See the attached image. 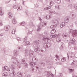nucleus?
<instances>
[{
	"label": "nucleus",
	"instance_id": "nucleus-36",
	"mask_svg": "<svg viewBox=\"0 0 77 77\" xmlns=\"http://www.w3.org/2000/svg\"><path fill=\"white\" fill-rule=\"evenodd\" d=\"M25 45H30V42H26L25 43Z\"/></svg>",
	"mask_w": 77,
	"mask_h": 77
},
{
	"label": "nucleus",
	"instance_id": "nucleus-25",
	"mask_svg": "<svg viewBox=\"0 0 77 77\" xmlns=\"http://www.w3.org/2000/svg\"><path fill=\"white\" fill-rule=\"evenodd\" d=\"M13 24H15L16 23H17V21L15 20V18H14L12 20Z\"/></svg>",
	"mask_w": 77,
	"mask_h": 77
},
{
	"label": "nucleus",
	"instance_id": "nucleus-59",
	"mask_svg": "<svg viewBox=\"0 0 77 77\" xmlns=\"http://www.w3.org/2000/svg\"><path fill=\"white\" fill-rule=\"evenodd\" d=\"M70 27H73V24L72 23L70 25Z\"/></svg>",
	"mask_w": 77,
	"mask_h": 77
},
{
	"label": "nucleus",
	"instance_id": "nucleus-64",
	"mask_svg": "<svg viewBox=\"0 0 77 77\" xmlns=\"http://www.w3.org/2000/svg\"><path fill=\"white\" fill-rule=\"evenodd\" d=\"M69 6L70 7H72V4H70Z\"/></svg>",
	"mask_w": 77,
	"mask_h": 77
},
{
	"label": "nucleus",
	"instance_id": "nucleus-53",
	"mask_svg": "<svg viewBox=\"0 0 77 77\" xmlns=\"http://www.w3.org/2000/svg\"><path fill=\"white\" fill-rule=\"evenodd\" d=\"M11 2V0L9 1H6L5 3L6 4H7L8 3H9V2Z\"/></svg>",
	"mask_w": 77,
	"mask_h": 77
},
{
	"label": "nucleus",
	"instance_id": "nucleus-5",
	"mask_svg": "<svg viewBox=\"0 0 77 77\" xmlns=\"http://www.w3.org/2000/svg\"><path fill=\"white\" fill-rule=\"evenodd\" d=\"M34 51L32 50H31L29 51L27 50H25V54L26 56H29L31 57L33 56Z\"/></svg>",
	"mask_w": 77,
	"mask_h": 77
},
{
	"label": "nucleus",
	"instance_id": "nucleus-26",
	"mask_svg": "<svg viewBox=\"0 0 77 77\" xmlns=\"http://www.w3.org/2000/svg\"><path fill=\"white\" fill-rule=\"evenodd\" d=\"M17 11H21V10L22 9V7L21 6L17 7Z\"/></svg>",
	"mask_w": 77,
	"mask_h": 77
},
{
	"label": "nucleus",
	"instance_id": "nucleus-15",
	"mask_svg": "<svg viewBox=\"0 0 77 77\" xmlns=\"http://www.w3.org/2000/svg\"><path fill=\"white\" fill-rule=\"evenodd\" d=\"M10 71V69H9V68L7 66H4L3 68V70L4 71Z\"/></svg>",
	"mask_w": 77,
	"mask_h": 77
},
{
	"label": "nucleus",
	"instance_id": "nucleus-3",
	"mask_svg": "<svg viewBox=\"0 0 77 77\" xmlns=\"http://www.w3.org/2000/svg\"><path fill=\"white\" fill-rule=\"evenodd\" d=\"M52 23L53 25L50 26V28L51 29H55V28L56 27V26H57V25L59 23V21L57 20L53 19L52 21Z\"/></svg>",
	"mask_w": 77,
	"mask_h": 77
},
{
	"label": "nucleus",
	"instance_id": "nucleus-18",
	"mask_svg": "<svg viewBox=\"0 0 77 77\" xmlns=\"http://www.w3.org/2000/svg\"><path fill=\"white\" fill-rule=\"evenodd\" d=\"M63 36L64 38H66L68 37V33H64L63 34Z\"/></svg>",
	"mask_w": 77,
	"mask_h": 77
},
{
	"label": "nucleus",
	"instance_id": "nucleus-60",
	"mask_svg": "<svg viewBox=\"0 0 77 77\" xmlns=\"http://www.w3.org/2000/svg\"><path fill=\"white\" fill-rule=\"evenodd\" d=\"M18 49H22V48L21 46H20L19 48H18Z\"/></svg>",
	"mask_w": 77,
	"mask_h": 77
},
{
	"label": "nucleus",
	"instance_id": "nucleus-42",
	"mask_svg": "<svg viewBox=\"0 0 77 77\" xmlns=\"http://www.w3.org/2000/svg\"><path fill=\"white\" fill-rule=\"evenodd\" d=\"M66 60V59L65 58H63L61 59L62 62H65Z\"/></svg>",
	"mask_w": 77,
	"mask_h": 77
},
{
	"label": "nucleus",
	"instance_id": "nucleus-51",
	"mask_svg": "<svg viewBox=\"0 0 77 77\" xmlns=\"http://www.w3.org/2000/svg\"><path fill=\"white\" fill-rule=\"evenodd\" d=\"M2 25H3L2 22V21H0V26H2Z\"/></svg>",
	"mask_w": 77,
	"mask_h": 77
},
{
	"label": "nucleus",
	"instance_id": "nucleus-45",
	"mask_svg": "<svg viewBox=\"0 0 77 77\" xmlns=\"http://www.w3.org/2000/svg\"><path fill=\"white\" fill-rule=\"evenodd\" d=\"M17 5H13V8H14V9H17Z\"/></svg>",
	"mask_w": 77,
	"mask_h": 77
},
{
	"label": "nucleus",
	"instance_id": "nucleus-54",
	"mask_svg": "<svg viewBox=\"0 0 77 77\" xmlns=\"http://www.w3.org/2000/svg\"><path fill=\"white\" fill-rule=\"evenodd\" d=\"M28 12H29L28 11H26V15H28Z\"/></svg>",
	"mask_w": 77,
	"mask_h": 77
},
{
	"label": "nucleus",
	"instance_id": "nucleus-41",
	"mask_svg": "<svg viewBox=\"0 0 77 77\" xmlns=\"http://www.w3.org/2000/svg\"><path fill=\"white\" fill-rule=\"evenodd\" d=\"M40 63L42 65V66H45V63L44 62H40Z\"/></svg>",
	"mask_w": 77,
	"mask_h": 77
},
{
	"label": "nucleus",
	"instance_id": "nucleus-28",
	"mask_svg": "<svg viewBox=\"0 0 77 77\" xmlns=\"http://www.w3.org/2000/svg\"><path fill=\"white\" fill-rule=\"evenodd\" d=\"M26 24L25 22H23L19 24V26H24Z\"/></svg>",
	"mask_w": 77,
	"mask_h": 77
},
{
	"label": "nucleus",
	"instance_id": "nucleus-4",
	"mask_svg": "<svg viewBox=\"0 0 77 77\" xmlns=\"http://www.w3.org/2000/svg\"><path fill=\"white\" fill-rule=\"evenodd\" d=\"M46 25L47 23L44 22H41L38 26V28L37 29V32H39L42 27H45V26H46Z\"/></svg>",
	"mask_w": 77,
	"mask_h": 77
},
{
	"label": "nucleus",
	"instance_id": "nucleus-16",
	"mask_svg": "<svg viewBox=\"0 0 77 77\" xmlns=\"http://www.w3.org/2000/svg\"><path fill=\"white\" fill-rule=\"evenodd\" d=\"M2 77H7L8 76V73L7 72H5L2 74Z\"/></svg>",
	"mask_w": 77,
	"mask_h": 77
},
{
	"label": "nucleus",
	"instance_id": "nucleus-23",
	"mask_svg": "<svg viewBox=\"0 0 77 77\" xmlns=\"http://www.w3.org/2000/svg\"><path fill=\"white\" fill-rule=\"evenodd\" d=\"M47 20H49L51 18V16L50 15H47L45 17Z\"/></svg>",
	"mask_w": 77,
	"mask_h": 77
},
{
	"label": "nucleus",
	"instance_id": "nucleus-48",
	"mask_svg": "<svg viewBox=\"0 0 77 77\" xmlns=\"http://www.w3.org/2000/svg\"><path fill=\"white\" fill-rule=\"evenodd\" d=\"M25 77H30V75H25Z\"/></svg>",
	"mask_w": 77,
	"mask_h": 77
},
{
	"label": "nucleus",
	"instance_id": "nucleus-13",
	"mask_svg": "<svg viewBox=\"0 0 77 77\" xmlns=\"http://www.w3.org/2000/svg\"><path fill=\"white\" fill-rule=\"evenodd\" d=\"M56 12L54 11V10H49V14L50 15H53V14H55Z\"/></svg>",
	"mask_w": 77,
	"mask_h": 77
},
{
	"label": "nucleus",
	"instance_id": "nucleus-50",
	"mask_svg": "<svg viewBox=\"0 0 77 77\" xmlns=\"http://www.w3.org/2000/svg\"><path fill=\"white\" fill-rule=\"evenodd\" d=\"M52 3H53V2H52V1H51V0H50V5L51 6H52V5H53V4H52Z\"/></svg>",
	"mask_w": 77,
	"mask_h": 77
},
{
	"label": "nucleus",
	"instance_id": "nucleus-20",
	"mask_svg": "<svg viewBox=\"0 0 77 77\" xmlns=\"http://www.w3.org/2000/svg\"><path fill=\"white\" fill-rule=\"evenodd\" d=\"M17 75L20 77H23V73L18 72L17 73Z\"/></svg>",
	"mask_w": 77,
	"mask_h": 77
},
{
	"label": "nucleus",
	"instance_id": "nucleus-44",
	"mask_svg": "<svg viewBox=\"0 0 77 77\" xmlns=\"http://www.w3.org/2000/svg\"><path fill=\"white\" fill-rule=\"evenodd\" d=\"M62 73H59V75L58 76V77H62Z\"/></svg>",
	"mask_w": 77,
	"mask_h": 77
},
{
	"label": "nucleus",
	"instance_id": "nucleus-35",
	"mask_svg": "<svg viewBox=\"0 0 77 77\" xmlns=\"http://www.w3.org/2000/svg\"><path fill=\"white\" fill-rule=\"evenodd\" d=\"M56 36H57V35L56 34H54V35H50V37H51V38H55V37H56Z\"/></svg>",
	"mask_w": 77,
	"mask_h": 77
},
{
	"label": "nucleus",
	"instance_id": "nucleus-43",
	"mask_svg": "<svg viewBox=\"0 0 77 77\" xmlns=\"http://www.w3.org/2000/svg\"><path fill=\"white\" fill-rule=\"evenodd\" d=\"M55 8L58 9H60V8H59V6L58 5H56L55 6Z\"/></svg>",
	"mask_w": 77,
	"mask_h": 77
},
{
	"label": "nucleus",
	"instance_id": "nucleus-30",
	"mask_svg": "<svg viewBox=\"0 0 77 77\" xmlns=\"http://www.w3.org/2000/svg\"><path fill=\"white\" fill-rule=\"evenodd\" d=\"M61 44L62 45L60 47V50H62V49H63V44H64L63 43L61 42Z\"/></svg>",
	"mask_w": 77,
	"mask_h": 77
},
{
	"label": "nucleus",
	"instance_id": "nucleus-46",
	"mask_svg": "<svg viewBox=\"0 0 77 77\" xmlns=\"http://www.w3.org/2000/svg\"><path fill=\"white\" fill-rule=\"evenodd\" d=\"M27 40V37H26L24 39V42H26V41Z\"/></svg>",
	"mask_w": 77,
	"mask_h": 77
},
{
	"label": "nucleus",
	"instance_id": "nucleus-8",
	"mask_svg": "<svg viewBox=\"0 0 77 77\" xmlns=\"http://www.w3.org/2000/svg\"><path fill=\"white\" fill-rule=\"evenodd\" d=\"M13 59L14 60H16V62L17 63V68H20V65H21V64L20 63H19V62L18 61V59H17V58L14 57H12L11 58V59Z\"/></svg>",
	"mask_w": 77,
	"mask_h": 77
},
{
	"label": "nucleus",
	"instance_id": "nucleus-21",
	"mask_svg": "<svg viewBox=\"0 0 77 77\" xmlns=\"http://www.w3.org/2000/svg\"><path fill=\"white\" fill-rule=\"evenodd\" d=\"M36 63H33L31 62L29 63L30 66H31L32 67H33L35 65H36Z\"/></svg>",
	"mask_w": 77,
	"mask_h": 77
},
{
	"label": "nucleus",
	"instance_id": "nucleus-9",
	"mask_svg": "<svg viewBox=\"0 0 77 77\" xmlns=\"http://www.w3.org/2000/svg\"><path fill=\"white\" fill-rule=\"evenodd\" d=\"M45 74L47 75L48 77H54V75L53 74H51L50 72H45Z\"/></svg>",
	"mask_w": 77,
	"mask_h": 77
},
{
	"label": "nucleus",
	"instance_id": "nucleus-19",
	"mask_svg": "<svg viewBox=\"0 0 77 77\" xmlns=\"http://www.w3.org/2000/svg\"><path fill=\"white\" fill-rule=\"evenodd\" d=\"M8 17L10 18H11L12 17V13L11 12H9L8 13Z\"/></svg>",
	"mask_w": 77,
	"mask_h": 77
},
{
	"label": "nucleus",
	"instance_id": "nucleus-39",
	"mask_svg": "<svg viewBox=\"0 0 77 77\" xmlns=\"http://www.w3.org/2000/svg\"><path fill=\"white\" fill-rule=\"evenodd\" d=\"M69 72L70 73H71V72H73V69H69Z\"/></svg>",
	"mask_w": 77,
	"mask_h": 77
},
{
	"label": "nucleus",
	"instance_id": "nucleus-32",
	"mask_svg": "<svg viewBox=\"0 0 77 77\" xmlns=\"http://www.w3.org/2000/svg\"><path fill=\"white\" fill-rule=\"evenodd\" d=\"M15 29H13L12 30L11 33L12 34H14L15 33Z\"/></svg>",
	"mask_w": 77,
	"mask_h": 77
},
{
	"label": "nucleus",
	"instance_id": "nucleus-33",
	"mask_svg": "<svg viewBox=\"0 0 77 77\" xmlns=\"http://www.w3.org/2000/svg\"><path fill=\"white\" fill-rule=\"evenodd\" d=\"M64 21L66 23H68L69 21V19L66 18L64 19Z\"/></svg>",
	"mask_w": 77,
	"mask_h": 77
},
{
	"label": "nucleus",
	"instance_id": "nucleus-6",
	"mask_svg": "<svg viewBox=\"0 0 77 77\" xmlns=\"http://www.w3.org/2000/svg\"><path fill=\"white\" fill-rule=\"evenodd\" d=\"M51 45H50V44L49 43L45 44L44 45V48H45V49L41 50V51H42V52H43V53L45 52V51H46V48H49V47H50Z\"/></svg>",
	"mask_w": 77,
	"mask_h": 77
},
{
	"label": "nucleus",
	"instance_id": "nucleus-47",
	"mask_svg": "<svg viewBox=\"0 0 77 77\" xmlns=\"http://www.w3.org/2000/svg\"><path fill=\"white\" fill-rule=\"evenodd\" d=\"M32 31H33L29 30V31L28 32V33L29 34H31L32 33Z\"/></svg>",
	"mask_w": 77,
	"mask_h": 77
},
{
	"label": "nucleus",
	"instance_id": "nucleus-40",
	"mask_svg": "<svg viewBox=\"0 0 77 77\" xmlns=\"http://www.w3.org/2000/svg\"><path fill=\"white\" fill-rule=\"evenodd\" d=\"M32 61L34 60H36V57H32Z\"/></svg>",
	"mask_w": 77,
	"mask_h": 77
},
{
	"label": "nucleus",
	"instance_id": "nucleus-34",
	"mask_svg": "<svg viewBox=\"0 0 77 77\" xmlns=\"http://www.w3.org/2000/svg\"><path fill=\"white\" fill-rule=\"evenodd\" d=\"M4 30L5 31H8L9 29H8V26H5Z\"/></svg>",
	"mask_w": 77,
	"mask_h": 77
},
{
	"label": "nucleus",
	"instance_id": "nucleus-11",
	"mask_svg": "<svg viewBox=\"0 0 77 77\" xmlns=\"http://www.w3.org/2000/svg\"><path fill=\"white\" fill-rule=\"evenodd\" d=\"M18 50H14V55L15 56H17L18 54Z\"/></svg>",
	"mask_w": 77,
	"mask_h": 77
},
{
	"label": "nucleus",
	"instance_id": "nucleus-10",
	"mask_svg": "<svg viewBox=\"0 0 77 77\" xmlns=\"http://www.w3.org/2000/svg\"><path fill=\"white\" fill-rule=\"evenodd\" d=\"M21 63L22 64H25V67L27 68L28 67V64L27 63H26V61H25V58H24L22 60Z\"/></svg>",
	"mask_w": 77,
	"mask_h": 77
},
{
	"label": "nucleus",
	"instance_id": "nucleus-57",
	"mask_svg": "<svg viewBox=\"0 0 77 77\" xmlns=\"http://www.w3.org/2000/svg\"><path fill=\"white\" fill-rule=\"evenodd\" d=\"M71 65H74V62H72L71 64Z\"/></svg>",
	"mask_w": 77,
	"mask_h": 77
},
{
	"label": "nucleus",
	"instance_id": "nucleus-38",
	"mask_svg": "<svg viewBox=\"0 0 77 77\" xmlns=\"http://www.w3.org/2000/svg\"><path fill=\"white\" fill-rule=\"evenodd\" d=\"M56 3L59 4L61 2V0H56Z\"/></svg>",
	"mask_w": 77,
	"mask_h": 77
},
{
	"label": "nucleus",
	"instance_id": "nucleus-29",
	"mask_svg": "<svg viewBox=\"0 0 77 77\" xmlns=\"http://www.w3.org/2000/svg\"><path fill=\"white\" fill-rule=\"evenodd\" d=\"M56 32V30L54 29L52 30L51 31V34H54Z\"/></svg>",
	"mask_w": 77,
	"mask_h": 77
},
{
	"label": "nucleus",
	"instance_id": "nucleus-61",
	"mask_svg": "<svg viewBox=\"0 0 77 77\" xmlns=\"http://www.w3.org/2000/svg\"><path fill=\"white\" fill-rule=\"evenodd\" d=\"M39 20H40V21H42V19L40 17H39Z\"/></svg>",
	"mask_w": 77,
	"mask_h": 77
},
{
	"label": "nucleus",
	"instance_id": "nucleus-1",
	"mask_svg": "<svg viewBox=\"0 0 77 77\" xmlns=\"http://www.w3.org/2000/svg\"><path fill=\"white\" fill-rule=\"evenodd\" d=\"M41 41L39 40H38L37 41H35L34 42V46L35 48H36L35 49V51L36 53H39V48H40V47L39 44Z\"/></svg>",
	"mask_w": 77,
	"mask_h": 77
},
{
	"label": "nucleus",
	"instance_id": "nucleus-56",
	"mask_svg": "<svg viewBox=\"0 0 77 77\" xmlns=\"http://www.w3.org/2000/svg\"><path fill=\"white\" fill-rule=\"evenodd\" d=\"M0 36H3V33H1L0 34Z\"/></svg>",
	"mask_w": 77,
	"mask_h": 77
},
{
	"label": "nucleus",
	"instance_id": "nucleus-31",
	"mask_svg": "<svg viewBox=\"0 0 77 77\" xmlns=\"http://www.w3.org/2000/svg\"><path fill=\"white\" fill-rule=\"evenodd\" d=\"M73 8L74 9H75V11H77V5H76L75 4H74Z\"/></svg>",
	"mask_w": 77,
	"mask_h": 77
},
{
	"label": "nucleus",
	"instance_id": "nucleus-55",
	"mask_svg": "<svg viewBox=\"0 0 77 77\" xmlns=\"http://www.w3.org/2000/svg\"><path fill=\"white\" fill-rule=\"evenodd\" d=\"M48 8H45L44 9V10H45V11H47V10H48Z\"/></svg>",
	"mask_w": 77,
	"mask_h": 77
},
{
	"label": "nucleus",
	"instance_id": "nucleus-24",
	"mask_svg": "<svg viewBox=\"0 0 77 77\" xmlns=\"http://www.w3.org/2000/svg\"><path fill=\"white\" fill-rule=\"evenodd\" d=\"M38 38H44V35H42V34H38Z\"/></svg>",
	"mask_w": 77,
	"mask_h": 77
},
{
	"label": "nucleus",
	"instance_id": "nucleus-12",
	"mask_svg": "<svg viewBox=\"0 0 77 77\" xmlns=\"http://www.w3.org/2000/svg\"><path fill=\"white\" fill-rule=\"evenodd\" d=\"M56 41L57 42H61V38L59 37V35H58L56 38Z\"/></svg>",
	"mask_w": 77,
	"mask_h": 77
},
{
	"label": "nucleus",
	"instance_id": "nucleus-63",
	"mask_svg": "<svg viewBox=\"0 0 77 77\" xmlns=\"http://www.w3.org/2000/svg\"><path fill=\"white\" fill-rule=\"evenodd\" d=\"M44 34H45V35H47V32H45L44 33Z\"/></svg>",
	"mask_w": 77,
	"mask_h": 77
},
{
	"label": "nucleus",
	"instance_id": "nucleus-58",
	"mask_svg": "<svg viewBox=\"0 0 77 77\" xmlns=\"http://www.w3.org/2000/svg\"><path fill=\"white\" fill-rule=\"evenodd\" d=\"M22 4L23 5H24V1H23L22 2Z\"/></svg>",
	"mask_w": 77,
	"mask_h": 77
},
{
	"label": "nucleus",
	"instance_id": "nucleus-14",
	"mask_svg": "<svg viewBox=\"0 0 77 77\" xmlns=\"http://www.w3.org/2000/svg\"><path fill=\"white\" fill-rule=\"evenodd\" d=\"M75 43V39L74 38H72L70 40L69 43V45L70 44H74Z\"/></svg>",
	"mask_w": 77,
	"mask_h": 77
},
{
	"label": "nucleus",
	"instance_id": "nucleus-22",
	"mask_svg": "<svg viewBox=\"0 0 77 77\" xmlns=\"http://www.w3.org/2000/svg\"><path fill=\"white\" fill-rule=\"evenodd\" d=\"M65 26V22H62L60 25V27L62 28L63 27H64Z\"/></svg>",
	"mask_w": 77,
	"mask_h": 77
},
{
	"label": "nucleus",
	"instance_id": "nucleus-7",
	"mask_svg": "<svg viewBox=\"0 0 77 77\" xmlns=\"http://www.w3.org/2000/svg\"><path fill=\"white\" fill-rule=\"evenodd\" d=\"M70 33H72V35L73 37L77 36V30H73L72 29H70L69 31Z\"/></svg>",
	"mask_w": 77,
	"mask_h": 77
},
{
	"label": "nucleus",
	"instance_id": "nucleus-2",
	"mask_svg": "<svg viewBox=\"0 0 77 77\" xmlns=\"http://www.w3.org/2000/svg\"><path fill=\"white\" fill-rule=\"evenodd\" d=\"M9 66L10 68L11 69H12V73L10 74V76L11 77H13V75H15V71H14V70L15 69V66L14 64H9Z\"/></svg>",
	"mask_w": 77,
	"mask_h": 77
},
{
	"label": "nucleus",
	"instance_id": "nucleus-27",
	"mask_svg": "<svg viewBox=\"0 0 77 77\" xmlns=\"http://www.w3.org/2000/svg\"><path fill=\"white\" fill-rule=\"evenodd\" d=\"M43 40H44L45 41H47V42H48V40H50V39L48 38H43Z\"/></svg>",
	"mask_w": 77,
	"mask_h": 77
},
{
	"label": "nucleus",
	"instance_id": "nucleus-37",
	"mask_svg": "<svg viewBox=\"0 0 77 77\" xmlns=\"http://www.w3.org/2000/svg\"><path fill=\"white\" fill-rule=\"evenodd\" d=\"M71 18L72 19H74V18H75V15L72 14Z\"/></svg>",
	"mask_w": 77,
	"mask_h": 77
},
{
	"label": "nucleus",
	"instance_id": "nucleus-49",
	"mask_svg": "<svg viewBox=\"0 0 77 77\" xmlns=\"http://www.w3.org/2000/svg\"><path fill=\"white\" fill-rule=\"evenodd\" d=\"M17 40L18 41H21V38L19 37H17Z\"/></svg>",
	"mask_w": 77,
	"mask_h": 77
},
{
	"label": "nucleus",
	"instance_id": "nucleus-52",
	"mask_svg": "<svg viewBox=\"0 0 77 77\" xmlns=\"http://www.w3.org/2000/svg\"><path fill=\"white\" fill-rule=\"evenodd\" d=\"M56 57L57 59L58 60H59V57L58 56L56 55Z\"/></svg>",
	"mask_w": 77,
	"mask_h": 77
},
{
	"label": "nucleus",
	"instance_id": "nucleus-62",
	"mask_svg": "<svg viewBox=\"0 0 77 77\" xmlns=\"http://www.w3.org/2000/svg\"><path fill=\"white\" fill-rule=\"evenodd\" d=\"M48 9H51V7L49 6L48 7H47Z\"/></svg>",
	"mask_w": 77,
	"mask_h": 77
},
{
	"label": "nucleus",
	"instance_id": "nucleus-17",
	"mask_svg": "<svg viewBox=\"0 0 77 77\" xmlns=\"http://www.w3.org/2000/svg\"><path fill=\"white\" fill-rule=\"evenodd\" d=\"M4 14V12L2 10V7L0 8V15L1 16L3 15Z\"/></svg>",
	"mask_w": 77,
	"mask_h": 77
}]
</instances>
